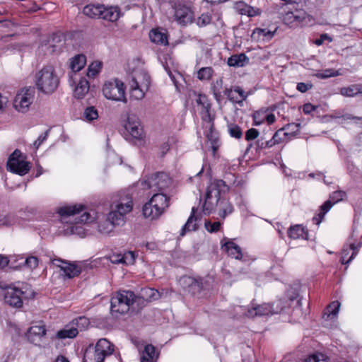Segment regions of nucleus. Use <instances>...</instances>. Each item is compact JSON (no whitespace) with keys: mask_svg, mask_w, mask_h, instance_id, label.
Segmentation results:
<instances>
[{"mask_svg":"<svg viewBox=\"0 0 362 362\" xmlns=\"http://www.w3.org/2000/svg\"><path fill=\"white\" fill-rule=\"evenodd\" d=\"M35 83L37 90L45 94H51L56 90L59 78L53 66L46 65L35 76Z\"/></svg>","mask_w":362,"mask_h":362,"instance_id":"obj_1","label":"nucleus"},{"mask_svg":"<svg viewBox=\"0 0 362 362\" xmlns=\"http://www.w3.org/2000/svg\"><path fill=\"white\" fill-rule=\"evenodd\" d=\"M133 209L132 199L129 195L122 197L111 206L107 218L115 226H122L126 222V216Z\"/></svg>","mask_w":362,"mask_h":362,"instance_id":"obj_2","label":"nucleus"},{"mask_svg":"<svg viewBox=\"0 0 362 362\" xmlns=\"http://www.w3.org/2000/svg\"><path fill=\"white\" fill-rule=\"evenodd\" d=\"M168 206L169 198L163 193H156L143 206V214L146 218L156 219L163 214Z\"/></svg>","mask_w":362,"mask_h":362,"instance_id":"obj_3","label":"nucleus"},{"mask_svg":"<svg viewBox=\"0 0 362 362\" xmlns=\"http://www.w3.org/2000/svg\"><path fill=\"white\" fill-rule=\"evenodd\" d=\"M134 292L131 291H121L117 292L111 298L110 310L112 314H125L132 305Z\"/></svg>","mask_w":362,"mask_h":362,"instance_id":"obj_4","label":"nucleus"},{"mask_svg":"<svg viewBox=\"0 0 362 362\" xmlns=\"http://www.w3.org/2000/svg\"><path fill=\"white\" fill-rule=\"evenodd\" d=\"M0 288L4 290V298L5 303L14 308H21L24 299L28 296L26 292L12 285H6L0 282Z\"/></svg>","mask_w":362,"mask_h":362,"instance_id":"obj_5","label":"nucleus"},{"mask_svg":"<svg viewBox=\"0 0 362 362\" xmlns=\"http://www.w3.org/2000/svg\"><path fill=\"white\" fill-rule=\"evenodd\" d=\"M284 308L282 301L278 300L272 305L268 303L253 305L251 308H248L247 311L244 312V315L248 317L273 315L280 313Z\"/></svg>","mask_w":362,"mask_h":362,"instance_id":"obj_6","label":"nucleus"},{"mask_svg":"<svg viewBox=\"0 0 362 362\" xmlns=\"http://www.w3.org/2000/svg\"><path fill=\"white\" fill-rule=\"evenodd\" d=\"M6 168L7 170L11 173L19 175H24L29 172L30 165L29 162L22 158V153L21 151L16 149L9 156Z\"/></svg>","mask_w":362,"mask_h":362,"instance_id":"obj_7","label":"nucleus"},{"mask_svg":"<svg viewBox=\"0 0 362 362\" xmlns=\"http://www.w3.org/2000/svg\"><path fill=\"white\" fill-rule=\"evenodd\" d=\"M103 93L104 96L109 100L127 101L124 83L118 79L106 82L103 86Z\"/></svg>","mask_w":362,"mask_h":362,"instance_id":"obj_8","label":"nucleus"},{"mask_svg":"<svg viewBox=\"0 0 362 362\" xmlns=\"http://www.w3.org/2000/svg\"><path fill=\"white\" fill-rule=\"evenodd\" d=\"M171 183L169 176L163 173H157L141 182L144 189H151L153 191H162L168 188Z\"/></svg>","mask_w":362,"mask_h":362,"instance_id":"obj_9","label":"nucleus"},{"mask_svg":"<svg viewBox=\"0 0 362 362\" xmlns=\"http://www.w3.org/2000/svg\"><path fill=\"white\" fill-rule=\"evenodd\" d=\"M96 212L93 210L84 211L74 224H71L65 230L66 235H78L81 237L85 235V229L78 223H88L94 221L96 218Z\"/></svg>","mask_w":362,"mask_h":362,"instance_id":"obj_10","label":"nucleus"},{"mask_svg":"<svg viewBox=\"0 0 362 362\" xmlns=\"http://www.w3.org/2000/svg\"><path fill=\"white\" fill-rule=\"evenodd\" d=\"M35 90L32 87L23 88L16 95L13 100V107L18 112H25L33 103Z\"/></svg>","mask_w":362,"mask_h":362,"instance_id":"obj_11","label":"nucleus"},{"mask_svg":"<svg viewBox=\"0 0 362 362\" xmlns=\"http://www.w3.org/2000/svg\"><path fill=\"white\" fill-rule=\"evenodd\" d=\"M124 129L129 136L136 139H141L144 136V129L139 118L135 115H130L127 117V122Z\"/></svg>","mask_w":362,"mask_h":362,"instance_id":"obj_12","label":"nucleus"},{"mask_svg":"<svg viewBox=\"0 0 362 362\" xmlns=\"http://www.w3.org/2000/svg\"><path fill=\"white\" fill-rule=\"evenodd\" d=\"M84 211H86V209H85L83 205L74 204L59 207L57 212L62 218V222H70V220L66 221V219L71 218L76 221L78 220V218H74V216L77 214H81Z\"/></svg>","mask_w":362,"mask_h":362,"instance_id":"obj_13","label":"nucleus"},{"mask_svg":"<svg viewBox=\"0 0 362 362\" xmlns=\"http://www.w3.org/2000/svg\"><path fill=\"white\" fill-rule=\"evenodd\" d=\"M112 352V344L106 339H100L95 346L94 360L95 362H103L105 357Z\"/></svg>","mask_w":362,"mask_h":362,"instance_id":"obj_14","label":"nucleus"},{"mask_svg":"<svg viewBox=\"0 0 362 362\" xmlns=\"http://www.w3.org/2000/svg\"><path fill=\"white\" fill-rule=\"evenodd\" d=\"M174 18L176 22L186 25L192 22L193 14L190 8L182 4H177L174 6Z\"/></svg>","mask_w":362,"mask_h":362,"instance_id":"obj_15","label":"nucleus"},{"mask_svg":"<svg viewBox=\"0 0 362 362\" xmlns=\"http://www.w3.org/2000/svg\"><path fill=\"white\" fill-rule=\"evenodd\" d=\"M151 83L150 76L147 72L144 70L135 71L132 76L129 85L137 86L144 89H148Z\"/></svg>","mask_w":362,"mask_h":362,"instance_id":"obj_16","label":"nucleus"},{"mask_svg":"<svg viewBox=\"0 0 362 362\" xmlns=\"http://www.w3.org/2000/svg\"><path fill=\"white\" fill-rule=\"evenodd\" d=\"M228 189L229 187L226 184L225 181L222 180H215L206 189L207 197L209 198L210 196H214L216 198L217 204L220 198V194L221 192H226L228 191Z\"/></svg>","mask_w":362,"mask_h":362,"instance_id":"obj_17","label":"nucleus"},{"mask_svg":"<svg viewBox=\"0 0 362 362\" xmlns=\"http://www.w3.org/2000/svg\"><path fill=\"white\" fill-rule=\"evenodd\" d=\"M306 18V13L303 10H296L294 12L288 11L283 16V21L285 24L293 27L298 25Z\"/></svg>","mask_w":362,"mask_h":362,"instance_id":"obj_18","label":"nucleus"},{"mask_svg":"<svg viewBox=\"0 0 362 362\" xmlns=\"http://www.w3.org/2000/svg\"><path fill=\"white\" fill-rule=\"evenodd\" d=\"M339 310V301L334 300L326 308L323 314V320L326 326H332V322L337 320V315Z\"/></svg>","mask_w":362,"mask_h":362,"instance_id":"obj_19","label":"nucleus"},{"mask_svg":"<svg viewBox=\"0 0 362 362\" xmlns=\"http://www.w3.org/2000/svg\"><path fill=\"white\" fill-rule=\"evenodd\" d=\"M224 93L230 101L238 103L240 105H243V101L246 100L247 97V94L240 86H235L233 88H226Z\"/></svg>","mask_w":362,"mask_h":362,"instance_id":"obj_20","label":"nucleus"},{"mask_svg":"<svg viewBox=\"0 0 362 362\" xmlns=\"http://www.w3.org/2000/svg\"><path fill=\"white\" fill-rule=\"evenodd\" d=\"M63 40V36L60 33H54L47 42L42 45V49L48 54H52L59 49Z\"/></svg>","mask_w":362,"mask_h":362,"instance_id":"obj_21","label":"nucleus"},{"mask_svg":"<svg viewBox=\"0 0 362 362\" xmlns=\"http://www.w3.org/2000/svg\"><path fill=\"white\" fill-rule=\"evenodd\" d=\"M221 248L225 250L229 256L236 259H240L242 258V251L240 247L231 240L224 238L221 242Z\"/></svg>","mask_w":362,"mask_h":362,"instance_id":"obj_22","label":"nucleus"},{"mask_svg":"<svg viewBox=\"0 0 362 362\" xmlns=\"http://www.w3.org/2000/svg\"><path fill=\"white\" fill-rule=\"evenodd\" d=\"M197 103L201 108L200 113L202 115V119L211 123L212 121V118L210 114L211 103H209L206 96L204 95H199L197 100Z\"/></svg>","mask_w":362,"mask_h":362,"instance_id":"obj_23","label":"nucleus"},{"mask_svg":"<svg viewBox=\"0 0 362 362\" xmlns=\"http://www.w3.org/2000/svg\"><path fill=\"white\" fill-rule=\"evenodd\" d=\"M46 334L45 325L42 324L32 326L27 333L28 339L37 344V342Z\"/></svg>","mask_w":362,"mask_h":362,"instance_id":"obj_24","label":"nucleus"},{"mask_svg":"<svg viewBox=\"0 0 362 362\" xmlns=\"http://www.w3.org/2000/svg\"><path fill=\"white\" fill-rule=\"evenodd\" d=\"M197 209L192 207V212L186 223L182 226L180 235L183 237L187 232L194 231L198 229V218L195 216Z\"/></svg>","mask_w":362,"mask_h":362,"instance_id":"obj_25","label":"nucleus"},{"mask_svg":"<svg viewBox=\"0 0 362 362\" xmlns=\"http://www.w3.org/2000/svg\"><path fill=\"white\" fill-rule=\"evenodd\" d=\"M103 15L101 18L104 20L115 22L117 21L121 15L120 9L118 6H105L103 7Z\"/></svg>","mask_w":362,"mask_h":362,"instance_id":"obj_26","label":"nucleus"},{"mask_svg":"<svg viewBox=\"0 0 362 362\" xmlns=\"http://www.w3.org/2000/svg\"><path fill=\"white\" fill-rule=\"evenodd\" d=\"M338 199L337 200H327L322 206H320L319 209L318 213L313 216V222L316 225H320L322 222L325 215L330 210L332 206L338 202Z\"/></svg>","mask_w":362,"mask_h":362,"instance_id":"obj_27","label":"nucleus"},{"mask_svg":"<svg viewBox=\"0 0 362 362\" xmlns=\"http://www.w3.org/2000/svg\"><path fill=\"white\" fill-rule=\"evenodd\" d=\"M158 358V354L152 344H148L144 347L141 356V362H155Z\"/></svg>","mask_w":362,"mask_h":362,"instance_id":"obj_28","label":"nucleus"},{"mask_svg":"<svg viewBox=\"0 0 362 362\" xmlns=\"http://www.w3.org/2000/svg\"><path fill=\"white\" fill-rule=\"evenodd\" d=\"M206 136L210 143L213 153L215 154L220 146V140L218 134L214 129L212 124H210L209 129L206 132Z\"/></svg>","mask_w":362,"mask_h":362,"instance_id":"obj_29","label":"nucleus"},{"mask_svg":"<svg viewBox=\"0 0 362 362\" xmlns=\"http://www.w3.org/2000/svg\"><path fill=\"white\" fill-rule=\"evenodd\" d=\"M103 4H89L83 8V13L90 18H100L103 15Z\"/></svg>","mask_w":362,"mask_h":362,"instance_id":"obj_30","label":"nucleus"},{"mask_svg":"<svg viewBox=\"0 0 362 362\" xmlns=\"http://www.w3.org/2000/svg\"><path fill=\"white\" fill-rule=\"evenodd\" d=\"M288 235L292 239H308V231L305 230V229L300 225H296L294 226L290 227L288 230Z\"/></svg>","mask_w":362,"mask_h":362,"instance_id":"obj_31","label":"nucleus"},{"mask_svg":"<svg viewBox=\"0 0 362 362\" xmlns=\"http://www.w3.org/2000/svg\"><path fill=\"white\" fill-rule=\"evenodd\" d=\"M249 63V58L244 54L232 55L228 59V64L230 66L242 67Z\"/></svg>","mask_w":362,"mask_h":362,"instance_id":"obj_32","label":"nucleus"},{"mask_svg":"<svg viewBox=\"0 0 362 362\" xmlns=\"http://www.w3.org/2000/svg\"><path fill=\"white\" fill-rule=\"evenodd\" d=\"M62 270L64 272V275L69 279L77 276L81 272V269L79 266L69 262H66L64 267H62Z\"/></svg>","mask_w":362,"mask_h":362,"instance_id":"obj_33","label":"nucleus"},{"mask_svg":"<svg viewBox=\"0 0 362 362\" xmlns=\"http://www.w3.org/2000/svg\"><path fill=\"white\" fill-rule=\"evenodd\" d=\"M89 90V83L86 78H81L74 90V96L77 98H83Z\"/></svg>","mask_w":362,"mask_h":362,"instance_id":"obj_34","label":"nucleus"},{"mask_svg":"<svg viewBox=\"0 0 362 362\" xmlns=\"http://www.w3.org/2000/svg\"><path fill=\"white\" fill-rule=\"evenodd\" d=\"M86 63V57L83 54H78L71 59L70 68L74 72L81 70Z\"/></svg>","mask_w":362,"mask_h":362,"instance_id":"obj_35","label":"nucleus"},{"mask_svg":"<svg viewBox=\"0 0 362 362\" xmlns=\"http://www.w3.org/2000/svg\"><path fill=\"white\" fill-rule=\"evenodd\" d=\"M149 37L151 40L154 43L162 45H166L168 44V38L166 34L156 29H153L150 32Z\"/></svg>","mask_w":362,"mask_h":362,"instance_id":"obj_36","label":"nucleus"},{"mask_svg":"<svg viewBox=\"0 0 362 362\" xmlns=\"http://www.w3.org/2000/svg\"><path fill=\"white\" fill-rule=\"evenodd\" d=\"M217 206H219L218 214L223 218L231 214L233 211L232 204L226 199H221V198H219Z\"/></svg>","mask_w":362,"mask_h":362,"instance_id":"obj_37","label":"nucleus"},{"mask_svg":"<svg viewBox=\"0 0 362 362\" xmlns=\"http://www.w3.org/2000/svg\"><path fill=\"white\" fill-rule=\"evenodd\" d=\"M78 333V329L74 327H66L57 332V337L59 339L74 338Z\"/></svg>","mask_w":362,"mask_h":362,"instance_id":"obj_38","label":"nucleus"},{"mask_svg":"<svg viewBox=\"0 0 362 362\" xmlns=\"http://www.w3.org/2000/svg\"><path fill=\"white\" fill-rule=\"evenodd\" d=\"M132 298V305H131V308L133 310H136L137 312L141 310L148 303V301L141 295L136 296L134 293V297Z\"/></svg>","mask_w":362,"mask_h":362,"instance_id":"obj_39","label":"nucleus"},{"mask_svg":"<svg viewBox=\"0 0 362 362\" xmlns=\"http://www.w3.org/2000/svg\"><path fill=\"white\" fill-rule=\"evenodd\" d=\"M139 295L144 297L148 302L156 300L159 296L158 291L151 288H145L141 289Z\"/></svg>","mask_w":362,"mask_h":362,"instance_id":"obj_40","label":"nucleus"},{"mask_svg":"<svg viewBox=\"0 0 362 362\" xmlns=\"http://www.w3.org/2000/svg\"><path fill=\"white\" fill-rule=\"evenodd\" d=\"M213 197L214 196H210L208 198L207 192H206L205 201L202 206V211L205 215H209L210 214H211L214 211L215 206L218 205V203L216 204V201L215 202V203L211 202V199H212Z\"/></svg>","mask_w":362,"mask_h":362,"instance_id":"obj_41","label":"nucleus"},{"mask_svg":"<svg viewBox=\"0 0 362 362\" xmlns=\"http://www.w3.org/2000/svg\"><path fill=\"white\" fill-rule=\"evenodd\" d=\"M115 226L107 218L105 220L100 222L98 225V230L100 233L109 234L113 230Z\"/></svg>","mask_w":362,"mask_h":362,"instance_id":"obj_42","label":"nucleus"},{"mask_svg":"<svg viewBox=\"0 0 362 362\" xmlns=\"http://www.w3.org/2000/svg\"><path fill=\"white\" fill-rule=\"evenodd\" d=\"M130 86V95L131 98H134L135 100H141L144 95L145 93L148 90V89H144L139 86Z\"/></svg>","mask_w":362,"mask_h":362,"instance_id":"obj_43","label":"nucleus"},{"mask_svg":"<svg viewBox=\"0 0 362 362\" xmlns=\"http://www.w3.org/2000/svg\"><path fill=\"white\" fill-rule=\"evenodd\" d=\"M349 250H351V255L347 260H345V257L344 256V254L347 251V249L344 247L343 249V251L341 252V264L349 263L358 254V248L355 247L354 244L352 243H350Z\"/></svg>","mask_w":362,"mask_h":362,"instance_id":"obj_44","label":"nucleus"},{"mask_svg":"<svg viewBox=\"0 0 362 362\" xmlns=\"http://www.w3.org/2000/svg\"><path fill=\"white\" fill-rule=\"evenodd\" d=\"M238 7L241 11L242 14L247 15L248 16H255L259 14L258 9H255L252 6L244 4L243 2H240L238 4Z\"/></svg>","mask_w":362,"mask_h":362,"instance_id":"obj_45","label":"nucleus"},{"mask_svg":"<svg viewBox=\"0 0 362 362\" xmlns=\"http://www.w3.org/2000/svg\"><path fill=\"white\" fill-rule=\"evenodd\" d=\"M214 74L211 67H202L197 72V78L201 81L209 80Z\"/></svg>","mask_w":362,"mask_h":362,"instance_id":"obj_46","label":"nucleus"},{"mask_svg":"<svg viewBox=\"0 0 362 362\" xmlns=\"http://www.w3.org/2000/svg\"><path fill=\"white\" fill-rule=\"evenodd\" d=\"M203 281L204 280L202 278L195 279L194 283H193V284L191 286L190 288L188 290V292L192 295L199 293L204 288Z\"/></svg>","mask_w":362,"mask_h":362,"instance_id":"obj_47","label":"nucleus"},{"mask_svg":"<svg viewBox=\"0 0 362 362\" xmlns=\"http://www.w3.org/2000/svg\"><path fill=\"white\" fill-rule=\"evenodd\" d=\"M228 131L231 137L240 139L243 136L241 128L235 124H228Z\"/></svg>","mask_w":362,"mask_h":362,"instance_id":"obj_48","label":"nucleus"},{"mask_svg":"<svg viewBox=\"0 0 362 362\" xmlns=\"http://www.w3.org/2000/svg\"><path fill=\"white\" fill-rule=\"evenodd\" d=\"M83 117L88 121H93L98 117V113L95 107L90 106L85 109Z\"/></svg>","mask_w":362,"mask_h":362,"instance_id":"obj_49","label":"nucleus"},{"mask_svg":"<svg viewBox=\"0 0 362 362\" xmlns=\"http://www.w3.org/2000/svg\"><path fill=\"white\" fill-rule=\"evenodd\" d=\"M361 93V89L356 86H351L347 88H341V95L353 97Z\"/></svg>","mask_w":362,"mask_h":362,"instance_id":"obj_50","label":"nucleus"},{"mask_svg":"<svg viewBox=\"0 0 362 362\" xmlns=\"http://www.w3.org/2000/svg\"><path fill=\"white\" fill-rule=\"evenodd\" d=\"M195 279L192 276H184L180 279L179 284L185 290L188 291L191 286L194 283Z\"/></svg>","mask_w":362,"mask_h":362,"instance_id":"obj_51","label":"nucleus"},{"mask_svg":"<svg viewBox=\"0 0 362 362\" xmlns=\"http://www.w3.org/2000/svg\"><path fill=\"white\" fill-rule=\"evenodd\" d=\"M101 69V63L98 62H94L91 63L88 68L87 75L88 77H94L96 74H98Z\"/></svg>","mask_w":362,"mask_h":362,"instance_id":"obj_52","label":"nucleus"},{"mask_svg":"<svg viewBox=\"0 0 362 362\" xmlns=\"http://www.w3.org/2000/svg\"><path fill=\"white\" fill-rule=\"evenodd\" d=\"M305 362H327V358L322 353H316L309 356Z\"/></svg>","mask_w":362,"mask_h":362,"instance_id":"obj_53","label":"nucleus"},{"mask_svg":"<svg viewBox=\"0 0 362 362\" xmlns=\"http://www.w3.org/2000/svg\"><path fill=\"white\" fill-rule=\"evenodd\" d=\"M221 223L218 221L211 223L209 221H206L204 223V227L206 230L212 233H216L221 228Z\"/></svg>","mask_w":362,"mask_h":362,"instance_id":"obj_54","label":"nucleus"},{"mask_svg":"<svg viewBox=\"0 0 362 362\" xmlns=\"http://www.w3.org/2000/svg\"><path fill=\"white\" fill-rule=\"evenodd\" d=\"M211 21V16L208 13H202L197 19V25L203 27L209 25Z\"/></svg>","mask_w":362,"mask_h":362,"instance_id":"obj_55","label":"nucleus"},{"mask_svg":"<svg viewBox=\"0 0 362 362\" xmlns=\"http://www.w3.org/2000/svg\"><path fill=\"white\" fill-rule=\"evenodd\" d=\"M256 33H257L259 36H262L264 38H265L267 40L271 39L274 35V32H272L267 29H262V28L255 29L254 31V34H256Z\"/></svg>","mask_w":362,"mask_h":362,"instance_id":"obj_56","label":"nucleus"},{"mask_svg":"<svg viewBox=\"0 0 362 362\" xmlns=\"http://www.w3.org/2000/svg\"><path fill=\"white\" fill-rule=\"evenodd\" d=\"M123 260L122 264H132L134 262L135 256L133 252H128L124 255H122Z\"/></svg>","mask_w":362,"mask_h":362,"instance_id":"obj_57","label":"nucleus"},{"mask_svg":"<svg viewBox=\"0 0 362 362\" xmlns=\"http://www.w3.org/2000/svg\"><path fill=\"white\" fill-rule=\"evenodd\" d=\"M25 264L28 267L34 269L38 265V259L34 256L28 257L25 260Z\"/></svg>","mask_w":362,"mask_h":362,"instance_id":"obj_58","label":"nucleus"},{"mask_svg":"<svg viewBox=\"0 0 362 362\" xmlns=\"http://www.w3.org/2000/svg\"><path fill=\"white\" fill-rule=\"evenodd\" d=\"M259 136V132L256 129L251 128L248 129L245 133V139L247 141H251L257 139Z\"/></svg>","mask_w":362,"mask_h":362,"instance_id":"obj_59","label":"nucleus"},{"mask_svg":"<svg viewBox=\"0 0 362 362\" xmlns=\"http://www.w3.org/2000/svg\"><path fill=\"white\" fill-rule=\"evenodd\" d=\"M300 124L293 123V124H288L285 129H287V130H289L290 132H284V136H287L288 134H293L298 132L299 129H300Z\"/></svg>","mask_w":362,"mask_h":362,"instance_id":"obj_60","label":"nucleus"},{"mask_svg":"<svg viewBox=\"0 0 362 362\" xmlns=\"http://www.w3.org/2000/svg\"><path fill=\"white\" fill-rule=\"evenodd\" d=\"M313 85L311 83H303L300 82L297 83L296 89L300 93H305L308 90L311 89Z\"/></svg>","mask_w":362,"mask_h":362,"instance_id":"obj_61","label":"nucleus"},{"mask_svg":"<svg viewBox=\"0 0 362 362\" xmlns=\"http://www.w3.org/2000/svg\"><path fill=\"white\" fill-rule=\"evenodd\" d=\"M257 146L258 148H271L274 144V141H272V139L266 141H263L262 139L257 140L256 142Z\"/></svg>","mask_w":362,"mask_h":362,"instance_id":"obj_62","label":"nucleus"},{"mask_svg":"<svg viewBox=\"0 0 362 362\" xmlns=\"http://www.w3.org/2000/svg\"><path fill=\"white\" fill-rule=\"evenodd\" d=\"M75 324L81 328H85L89 325V320L88 318H86L84 316L79 317L78 318L76 319Z\"/></svg>","mask_w":362,"mask_h":362,"instance_id":"obj_63","label":"nucleus"},{"mask_svg":"<svg viewBox=\"0 0 362 362\" xmlns=\"http://www.w3.org/2000/svg\"><path fill=\"white\" fill-rule=\"evenodd\" d=\"M49 134V130L46 131L44 134H42L39 136L37 139L35 141L33 145L35 148H38L47 139Z\"/></svg>","mask_w":362,"mask_h":362,"instance_id":"obj_64","label":"nucleus"}]
</instances>
